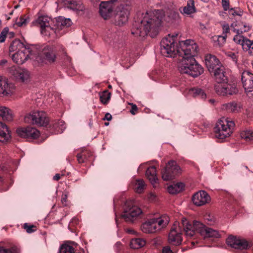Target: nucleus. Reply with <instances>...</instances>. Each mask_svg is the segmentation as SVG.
Wrapping results in <instances>:
<instances>
[{
    "mask_svg": "<svg viewBox=\"0 0 253 253\" xmlns=\"http://www.w3.org/2000/svg\"><path fill=\"white\" fill-rule=\"evenodd\" d=\"M229 11L230 14H231L233 16L238 15L241 16L243 14V11L241 10L237 11L235 10L234 8H229L228 9Z\"/></svg>",
    "mask_w": 253,
    "mask_h": 253,
    "instance_id": "nucleus-48",
    "label": "nucleus"
},
{
    "mask_svg": "<svg viewBox=\"0 0 253 253\" xmlns=\"http://www.w3.org/2000/svg\"><path fill=\"white\" fill-rule=\"evenodd\" d=\"M241 80L246 92L253 91V74L248 71H244L242 74Z\"/></svg>",
    "mask_w": 253,
    "mask_h": 253,
    "instance_id": "nucleus-17",
    "label": "nucleus"
},
{
    "mask_svg": "<svg viewBox=\"0 0 253 253\" xmlns=\"http://www.w3.org/2000/svg\"><path fill=\"white\" fill-rule=\"evenodd\" d=\"M77 160L80 164L84 163L86 160L83 157V154L78 153L77 155Z\"/></svg>",
    "mask_w": 253,
    "mask_h": 253,
    "instance_id": "nucleus-50",
    "label": "nucleus"
},
{
    "mask_svg": "<svg viewBox=\"0 0 253 253\" xmlns=\"http://www.w3.org/2000/svg\"><path fill=\"white\" fill-rule=\"evenodd\" d=\"M241 137L247 141H253V131L252 130L244 131L241 133Z\"/></svg>",
    "mask_w": 253,
    "mask_h": 253,
    "instance_id": "nucleus-40",
    "label": "nucleus"
},
{
    "mask_svg": "<svg viewBox=\"0 0 253 253\" xmlns=\"http://www.w3.org/2000/svg\"><path fill=\"white\" fill-rule=\"evenodd\" d=\"M205 61L206 67L211 73L222 67L219 60L214 55H207L205 56Z\"/></svg>",
    "mask_w": 253,
    "mask_h": 253,
    "instance_id": "nucleus-16",
    "label": "nucleus"
},
{
    "mask_svg": "<svg viewBox=\"0 0 253 253\" xmlns=\"http://www.w3.org/2000/svg\"><path fill=\"white\" fill-rule=\"evenodd\" d=\"M0 116L4 121L10 122L13 120V112L12 110L5 106L0 107Z\"/></svg>",
    "mask_w": 253,
    "mask_h": 253,
    "instance_id": "nucleus-27",
    "label": "nucleus"
},
{
    "mask_svg": "<svg viewBox=\"0 0 253 253\" xmlns=\"http://www.w3.org/2000/svg\"><path fill=\"white\" fill-rule=\"evenodd\" d=\"M51 19L47 16H41L36 20V23L41 28V33L42 35L50 36L56 33V30L50 26Z\"/></svg>",
    "mask_w": 253,
    "mask_h": 253,
    "instance_id": "nucleus-11",
    "label": "nucleus"
},
{
    "mask_svg": "<svg viewBox=\"0 0 253 253\" xmlns=\"http://www.w3.org/2000/svg\"><path fill=\"white\" fill-rule=\"evenodd\" d=\"M35 47L33 46V51L29 53L27 51L15 52L11 56L12 60L18 64H22L27 60L30 55H34Z\"/></svg>",
    "mask_w": 253,
    "mask_h": 253,
    "instance_id": "nucleus-21",
    "label": "nucleus"
},
{
    "mask_svg": "<svg viewBox=\"0 0 253 253\" xmlns=\"http://www.w3.org/2000/svg\"><path fill=\"white\" fill-rule=\"evenodd\" d=\"M190 93L195 97H200L201 99H205L207 95L204 91L200 88H193L190 90Z\"/></svg>",
    "mask_w": 253,
    "mask_h": 253,
    "instance_id": "nucleus-33",
    "label": "nucleus"
},
{
    "mask_svg": "<svg viewBox=\"0 0 253 253\" xmlns=\"http://www.w3.org/2000/svg\"><path fill=\"white\" fill-rule=\"evenodd\" d=\"M113 6L106 1H102L99 4V13L104 20L111 19L113 13Z\"/></svg>",
    "mask_w": 253,
    "mask_h": 253,
    "instance_id": "nucleus-18",
    "label": "nucleus"
},
{
    "mask_svg": "<svg viewBox=\"0 0 253 253\" xmlns=\"http://www.w3.org/2000/svg\"><path fill=\"white\" fill-rule=\"evenodd\" d=\"M29 21L28 17H26L25 16H21L17 20L16 24L19 27H22L25 26Z\"/></svg>",
    "mask_w": 253,
    "mask_h": 253,
    "instance_id": "nucleus-42",
    "label": "nucleus"
},
{
    "mask_svg": "<svg viewBox=\"0 0 253 253\" xmlns=\"http://www.w3.org/2000/svg\"><path fill=\"white\" fill-rule=\"evenodd\" d=\"M182 232H184L185 234L182 224V220L181 221L180 224L179 223L177 224L175 222L171 228L169 235L168 242L169 244L175 246L180 245L182 241L181 236Z\"/></svg>",
    "mask_w": 253,
    "mask_h": 253,
    "instance_id": "nucleus-9",
    "label": "nucleus"
},
{
    "mask_svg": "<svg viewBox=\"0 0 253 253\" xmlns=\"http://www.w3.org/2000/svg\"><path fill=\"white\" fill-rule=\"evenodd\" d=\"M250 29V26L246 25H244L243 28H241L240 29H236L235 28L233 29V32L237 33V35H235L233 38V41L237 44L241 45L243 49L245 51H249L250 50H252V49L245 48L244 44H245V39H249L242 36L241 34L244 32H247L249 31Z\"/></svg>",
    "mask_w": 253,
    "mask_h": 253,
    "instance_id": "nucleus-15",
    "label": "nucleus"
},
{
    "mask_svg": "<svg viewBox=\"0 0 253 253\" xmlns=\"http://www.w3.org/2000/svg\"><path fill=\"white\" fill-rule=\"evenodd\" d=\"M181 173L180 167L177 165L175 161L171 160L166 165L162 171V178L165 181L173 179Z\"/></svg>",
    "mask_w": 253,
    "mask_h": 253,
    "instance_id": "nucleus-10",
    "label": "nucleus"
},
{
    "mask_svg": "<svg viewBox=\"0 0 253 253\" xmlns=\"http://www.w3.org/2000/svg\"><path fill=\"white\" fill-rule=\"evenodd\" d=\"M61 202H62V203L63 204V205H64V206L67 205V195H66V194L62 195V198H61Z\"/></svg>",
    "mask_w": 253,
    "mask_h": 253,
    "instance_id": "nucleus-53",
    "label": "nucleus"
},
{
    "mask_svg": "<svg viewBox=\"0 0 253 253\" xmlns=\"http://www.w3.org/2000/svg\"><path fill=\"white\" fill-rule=\"evenodd\" d=\"M13 13V11H12L11 12H10L9 14L10 15H12Z\"/></svg>",
    "mask_w": 253,
    "mask_h": 253,
    "instance_id": "nucleus-62",
    "label": "nucleus"
},
{
    "mask_svg": "<svg viewBox=\"0 0 253 253\" xmlns=\"http://www.w3.org/2000/svg\"><path fill=\"white\" fill-rule=\"evenodd\" d=\"M245 40V44H244L245 48L252 49V51H253V40L246 39Z\"/></svg>",
    "mask_w": 253,
    "mask_h": 253,
    "instance_id": "nucleus-47",
    "label": "nucleus"
},
{
    "mask_svg": "<svg viewBox=\"0 0 253 253\" xmlns=\"http://www.w3.org/2000/svg\"><path fill=\"white\" fill-rule=\"evenodd\" d=\"M10 72L16 79L22 82H24L29 78L28 72L23 69L12 67L10 70Z\"/></svg>",
    "mask_w": 253,
    "mask_h": 253,
    "instance_id": "nucleus-23",
    "label": "nucleus"
},
{
    "mask_svg": "<svg viewBox=\"0 0 253 253\" xmlns=\"http://www.w3.org/2000/svg\"><path fill=\"white\" fill-rule=\"evenodd\" d=\"M120 4L116 8L115 11L121 15L125 14L126 16L128 17L131 10V1L129 0L126 1L120 0Z\"/></svg>",
    "mask_w": 253,
    "mask_h": 253,
    "instance_id": "nucleus-22",
    "label": "nucleus"
},
{
    "mask_svg": "<svg viewBox=\"0 0 253 253\" xmlns=\"http://www.w3.org/2000/svg\"><path fill=\"white\" fill-rule=\"evenodd\" d=\"M128 17L126 16L125 14L121 15L120 14L114 11L111 19V22L114 24L122 26L125 25L128 21Z\"/></svg>",
    "mask_w": 253,
    "mask_h": 253,
    "instance_id": "nucleus-24",
    "label": "nucleus"
},
{
    "mask_svg": "<svg viewBox=\"0 0 253 253\" xmlns=\"http://www.w3.org/2000/svg\"><path fill=\"white\" fill-rule=\"evenodd\" d=\"M222 6L223 7V9L225 11H227L229 9V0H221Z\"/></svg>",
    "mask_w": 253,
    "mask_h": 253,
    "instance_id": "nucleus-49",
    "label": "nucleus"
},
{
    "mask_svg": "<svg viewBox=\"0 0 253 253\" xmlns=\"http://www.w3.org/2000/svg\"><path fill=\"white\" fill-rule=\"evenodd\" d=\"M216 92L219 95L228 96L236 94L238 92L237 85L234 84L227 83L217 84L214 86Z\"/></svg>",
    "mask_w": 253,
    "mask_h": 253,
    "instance_id": "nucleus-12",
    "label": "nucleus"
},
{
    "mask_svg": "<svg viewBox=\"0 0 253 253\" xmlns=\"http://www.w3.org/2000/svg\"><path fill=\"white\" fill-rule=\"evenodd\" d=\"M162 252L163 253H173L169 246L164 247L163 249Z\"/></svg>",
    "mask_w": 253,
    "mask_h": 253,
    "instance_id": "nucleus-51",
    "label": "nucleus"
},
{
    "mask_svg": "<svg viewBox=\"0 0 253 253\" xmlns=\"http://www.w3.org/2000/svg\"><path fill=\"white\" fill-rule=\"evenodd\" d=\"M184 187V183L182 182H178L169 186L168 187V191L170 194H174L182 191Z\"/></svg>",
    "mask_w": 253,
    "mask_h": 253,
    "instance_id": "nucleus-30",
    "label": "nucleus"
},
{
    "mask_svg": "<svg viewBox=\"0 0 253 253\" xmlns=\"http://www.w3.org/2000/svg\"><path fill=\"white\" fill-rule=\"evenodd\" d=\"M7 62L6 60H2L0 61V65H3Z\"/></svg>",
    "mask_w": 253,
    "mask_h": 253,
    "instance_id": "nucleus-60",
    "label": "nucleus"
},
{
    "mask_svg": "<svg viewBox=\"0 0 253 253\" xmlns=\"http://www.w3.org/2000/svg\"><path fill=\"white\" fill-rule=\"evenodd\" d=\"M9 51L10 52L27 51L29 53H31L33 51V46L30 47L24 44L19 40L16 39L10 43Z\"/></svg>",
    "mask_w": 253,
    "mask_h": 253,
    "instance_id": "nucleus-20",
    "label": "nucleus"
},
{
    "mask_svg": "<svg viewBox=\"0 0 253 253\" xmlns=\"http://www.w3.org/2000/svg\"><path fill=\"white\" fill-rule=\"evenodd\" d=\"M68 3L69 4L68 6V8L72 9L73 10H77L79 9L78 4L76 1L70 0L68 1Z\"/></svg>",
    "mask_w": 253,
    "mask_h": 253,
    "instance_id": "nucleus-46",
    "label": "nucleus"
},
{
    "mask_svg": "<svg viewBox=\"0 0 253 253\" xmlns=\"http://www.w3.org/2000/svg\"><path fill=\"white\" fill-rule=\"evenodd\" d=\"M118 1V0H110L108 1H106L109 2L111 5H113V3L116 2Z\"/></svg>",
    "mask_w": 253,
    "mask_h": 253,
    "instance_id": "nucleus-58",
    "label": "nucleus"
},
{
    "mask_svg": "<svg viewBox=\"0 0 253 253\" xmlns=\"http://www.w3.org/2000/svg\"><path fill=\"white\" fill-rule=\"evenodd\" d=\"M25 123L33 125L45 126L48 123V119L43 111H34L26 115L24 117Z\"/></svg>",
    "mask_w": 253,
    "mask_h": 253,
    "instance_id": "nucleus-8",
    "label": "nucleus"
},
{
    "mask_svg": "<svg viewBox=\"0 0 253 253\" xmlns=\"http://www.w3.org/2000/svg\"><path fill=\"white\" fill-rule=\"evenodd\" d=\"M23 228L26 230V232L28 233H33L35 232L37 229L36 226L33 225H29L27 223L24 224Z\"/></svg>",
    "mask_w": 253,
    "mask_h": 253,
    "instance_id": "nucleus-44",
    "label": "nucleus"
},
{
    "mask_svg": "<svg viewBox=\"0 0 253 253\" xmlns=\"http://www.w3.org/2000/svg\"><path fill=\"white\" fill-rule=\"evenodd\" d=\"M165 15L163 10H155L147 12L143 19L133 24L131 34L136 37L144 38L149 35L155 37L159 33V29Z\"/></svg>",
    "mask_w": 253,
    "mask_h": 253,
    "instance_id": "nucleus-2",
    "label": "nucleus"
},
{
    "mask_svg": "<svg viewBox=\"0 0 253 253\" xmlns=\"http://www.w3.org/2000/svg\"><path fill=\"white\" fill-rule=\"evenodd\" d=\"M53 128L56 130L57 133H62L66 128L65 123L62 120L55 121L53 124Z\"/></svg>",
    "mask_w": 253,
    "mask_h": 253,
    "instance_id": "nucleus-36",
    "label": "nucleus"
},
{
    "mask_svg": "<svg viewBox=\"0 0 253 253\" xmlns=\"http://www.w3.org/2000/svg\"><path fill=\"white\" fill-rule=\"evenodd\" d=\"M251 64H252V65L253 66V60L252 61Z\"/></svg>",
    "mask_w": 253,
    "mask_h": 253,
    "instance_id": "nucleus-63",
    "label": "nucleus"
},
{
    "mask_svg": "<svg viewBox=\"0 0 253 253\" xmlns=\"http://www.w3.org/2000/svg\"><path fill=\"white\" fill-rule=\"evenodd\" d=\"M146 175L152 184L155 185L158 180L157 176L156 169L155 166H152L147 169Z\"/></svg>",
    "mask_w": 253,
    "mask_h": 253,
    "instance_id": "nucleus-28",
    "label": "nucleus"
},
{
    "mask_svg": "<svg viewBox=\"0 0 253 253\" xmlns=\"http://www.w3.org/2000/svg\"><path fill=\"white\" fill-rule=\"evenodd\" d=\"M16 133L19 136L28 140L36 139L40 135L39 131L31 127L18 128Z\"/></svg>",
    "mask_w": 253,
    "mask_h": 253,
    "instance_id": "nucleus-14",
    "label": "nucleus"
},
{
    "mask_svg": "<svg viewBox=\"0 0 253 253\" xmlns=\"http://www.w3.org/2000/svg\"><path fill=\"white\" fill-rule=\"evenodd\" d=\"M18 6H19V5H16V6H15V8H18Z\"/></svg>",
    "mask_w": 253,
    "mask_h": 253,
    "instance_id": "nucleus-64",
    "label": "nucleus"
},
{
    "mask_svg": "<svg viewBox=\"0 0 253 253\" xmlns=\"http://www.w3.org/2000/svg\"><path fill=\"white\" fill-rule=\"evenodd\" d=\"M12 93L10 85L6 81L0 79V97L8 96Z\"/></svg>",
    "mask_w": 253,
    "mask_h": 253,
    "instance_id": "nucleus-25",
    "label": "nucleus"
},
{
    "mask_svg": "<svg viewBox=\"0 0 253 253\" xmlns=\"http://www.w3.org/2000/svg\"><path fill=\"white\" fill-rule=\"evenodd\" d=\"M234 126V123L223 118L219 120L214 127L215 136L221 140L224 139L231 135Z\"/></svg>",
    "mask_w": 253,
    "mask_h": 253,
    "instance_id": "nucleus-6",
    "label": "nucleus"
},
{
    "mask_svg": "<svg viewBox=\"0 0 253 253\" xmlns=\"http://www.w3.org/2000/svg\"><path fill=\"white\" fill-rule=\"evenodd\" d=\"M138 108L136 105H132L131 106V109L130 110V113L132 115H135L136 112L137 111Z\"/></svg>",
    "mask_w": 253,
    "mask_h": 253,
    "instance_id": "nucleus-54",
    "label": "nucleus"
},
{
    "mask_svg": "<svg viewBox=\"0 0 253 253\" xmlns=\"http://www.w3.org/2000/svg\"><path fill=\"white\" fill-rule=\"evenodd\" d=\"M112 119V116L109 113H107L105 115V117L103 119L104 120H106L107 121H110Z\"/></svg>",
    "mask_w": 253,
    "mask_h": 253,
    "instance_id": "nucleus-55",
    "label": "nucleus"
},
{
    "mask_svg": "<svg viewBox=\"0 0 253 253\" xmlns=\"http://www.w3.org/2000/svg\"><path fill=\"white\" fill-rule=\"evenodd\" d=\"M224 108L230 112H238L240 108L238 104L235 102H231L223 105Z\"/></svg>",
    "mask_w": 253,
    "mask_h": 253,
    "instance_id": "nucleus-35",
    "label": "nucleus"
},
{
    "mask_svg": "<svg viewBox=\"0 0 253 253\" xmlns=\"http://www.w3.org/2000/svg\"><path fill=\"white\" fill-rule=\"evenodd\" d=\"M194 11V1L193 0H188L186 6L183 8V12L187 14H190L193 13Z\"/></svg>",
    "mask_w": 253,
    "mask_h": 253,
    "instance_id": "nucleus-37",
    "label": "nucleus"
},
{
    "mask_svg": "<svg viewBox=\"0 0 253 253\" xmlns=\"http://www.w3.org/2000/svg\"><path fill=\"white\" fill-rule=\"evenodd\" d=\"M7 34L10 38L13 37L14 36V33L13 32H8Z\"/></svg>",
    "mask_w": 253,
    "mask_h": 253,
    "instance_id": "nucleus-59",
    "label": "nucleus"
},
{
    "mask_svg": "<svg viewBox=\"0 0 253 253\" xmlns=\"http://www.w3.org/2000/svg\"><path fill=\"white\" fill-rule=\"evenodd\" d=\"M182 224L185 232V236L188 238L193 237L197 234H199L204 239L218 238L220 237L218 231L207 227L203 223L197 220L193 221L192 223L186 218H182Z\"/></svg>",
    "mask_w": 253,
    "mask_h": 253,
    "instance_id": "nucleus-3",
    "label": "nucleus"
},
{
    "mask_svg": "<svg viewBox=\"0 0 253 253\" xmlns=\"http://www.w3.org/2000/svg\"><path fill=\"white\" fill-rule=\"evenodd\" d=\"M171 14L172 15V19H176V18H177L178 17V13L176 12H172L171 13Z\"/></svg>",
    "mask_w": 253,
    "mask_h": 253,
    "instance_id": "nucleus-57",
    "label": "nucleus"
},
{
    "mask_svg": "<svg viewBox=\"0 0 253 253\" xmlns=\"http://www.w3.org/2000/svg\"><path fill=\"white\" fill-rule=\"evenodd\" d=\"M227 244L231 247L239 250H247L251 247L249 243L244 238L230 236L226 239Z\"/></svg>",
    "mask_w": 253,
    "mask_h": 253,
    "instance_id": "nucleus-13",
    "label": "nucleus"
},
{
    "mask_svg": "<svg viewBox=\"0 0 253 253\" xmlns=\"http://www.w3.org/2000/svg\"><path fill=\"white\" fill-rule=\"evenodd\" d=\"M145 187L144 181L142 179H137L134 185L135 191L138 193H141L143 192Z\"/></svg>",
    "mask_w": 253,
    "mask_h": 253,
    "instance_id": "nucleus-38",
    "label": "nucleus"
},
{
    "mask_svg": "<svg viewBox=\"0 0 253 253\" xmlns=\"http://www.w3.org/2000/svg\"><path fill=\"white\" fill-rule=\"evenodd\" d=\"M72 21L70 18H65L60 17L58 18L57 21V26L60 27V29L69 27L72 25Z\"/></svg>",
    "mask_w": 253,
    "mask_h": 253,
    "instance_id": "nucleus-31",
    "label": "nucleus"
},
{
    "mask_svg": "<svg viewBox=\"0 0 253 253\" xmlns=\"http://www.w3.org/2000/svg\"><path fill=\"white\" fill-rule=\"evenodd\" d=\"M192 200L194 205L201 206L208 203L210 201L211 198L206 191H200L193 196Z\"/></svg>",
    "mask_w": 253,
    "mask_h": 253,
    "instance_id": "nucleus-19",
    "label": "nucleus"
},
{
    "mask_svg": "<svg viewBox=\"0 0 253 253\" xmlns=\"http://www.w3.org/2000/svg\"><path fill=\"white\" fill-rule=\"evenodd\" d=\"M10 137L7 126L0 122V142L7 140Z\"/></svg>",
    "mask_w": 253,
    "mask_h": 253,
    "instance_id": "nucleus-29",
    "label": "nucleus"
},
{
    "mask_svg": "<svg viewBox=\"0 0 253 253\" xmlns=\"http://www.w3.org/2000/svg\"><path fill=\"white\" fill-rule=\"evenodd\" d=\"M35 59L40 63H52L56 61V50L54 46L45 45L39 50L35 48Z\"/></svg>",
    "mask_w": 253,
    "mask_h": 253,
    "instance_id": "nucleus-4",
    "label": "nucleus"
},
{
    "mask_svg": "<svg viewBox=\"0 0 253 253\" xmlns=\"http://www.w3.org/2000/svg\"><path fill=\"white\" fill-rule=\"evenodd\" d=\"M111 93L108 90H105L99 93L100 102L103 104H107L110 99Z\"/></svg>",
    "mask_w": 253,
    "mask_h": 253,
    "instance_id": "nucleus-34",
    "label": "nucleus"
},
{
    "mask_svg": "<svg viewBox=\"0 0 253 253\" xmlns=\"http://www.w3.org/2000/svg\"><path fill=\"white\" fill-rule=\"evenodd\" d=\"M60 174L59 173H57L53 176V179L55 181H58L60 179Z\"/></svg>",
    "mask_w": 253,
    "mask_h": 253,
    "instance_id": "nucleus-56",
    "label": "nucleus"
},
{
    "mask_svg": "<svg viewBox=\"0 0 253 253\" xmlns=\"http://www.w3.org/2000/svg\"><path fill=\"white\" fill-rule=\"evenodd\" d=\"M8 32V28L5 27L1 32L0 34V42H3L5 40V38Z\"/></svg>",
    "mask_w": 253,
    "mask_h": 253,
    "instance_id": "nucleus-45",
    "label": "nucleus"
},
{
    "mask_svg": "<svg viewBox=\"0 0 253 253\" xmlns=\"http://www.w3.org/2000/svg\"><path fill=\"white\" fill-rule=\"evenodd\" d=\"M123 208L124 212L121 216L128 223H134L143 213L142 210L131 200L126 201Z\"/></svg>",
    "mask_w": 253,
    "mask_h": 253,
    "instance_id": "nucleus-5",
    "label": "nucleus"
},
{
    "mask_svg": "<svg viewBox=\"0 0 253 253\" xmlns=\"http://www.w3.org/2000/svg\"><path fill=\"white\" fill-rule=\"evenodd\" d=\"M177 34L164 38L161 42V52L167 57H174L176 54L182 57L178 64V69L181 74H186L195 78L204 72L202 66L194 58L197 54L198 45L193 40H187L176 43Z\"/></svg>",
    "mask_w": 253,
    "mask_h": 253,
    "instance_id": "nucleus-1",
    "label": "nucleus"
},
{
    "mask_svg": "<svg viewBox=\"0 0 253 253\" xmlns=\"http://www.w3.org/2000/svg\"><path fill=\"white\" fill-rule=\"evenodd\" d=\"M80 154H83V157L86 160H87V155H88V156L89 157V156L91 155V153L90 152H89L88 151H83L82 152V153H81Z\"/></svg>",
    "mask_w": 253,
    "mask_h": 253,
    "instance_id": "nucleus-52",
    "label": "nucleus"
},
{
    "mask_svg": "<svg viewBox=\"0 0 253 253\" xmlns=\"http://www.w3.org/2000/svg\"><path fill=\"white\" fill-rule=\"evenodd\" d=\"M0 253H18V250L16 247H12L9 249H5L0 246Z\"/></svg>",
    "mask_w": 253,
    "mask_h": 253,
    "instance_id": "nucleus-41",
    "label": "nucleus"
},
{
    "mask_svg": "<svg viewBox=\"0 0 253 253\" xmlns=\"http://www.w3.org/2000/svg\"><path fill=\"white\" fill-rule=\"evenodd\" d=\"M230 31V28L228 24H225L223 26V34H225L224 36H220L218 37V40H219L220 39H221L223 41V42H225L227 36L226 34L228 33Z\"/></svg>",
    "mask_w": 253,
    "mask_h": 253,
    "instance_id": "nucleus-43",
    "label": "nucleus"
},
{
    "mask_svg": "<svg viewBox=\"0 0 253 253\" xmlns=\"http://www.w3.org/2000/svg\"><path fill=\"white\" fill-rule=\"evenodd\" d=\"M60 253H75L74 248L70 245L64 244L62 245L59 251Z\"/></svg>",
    "mask_w": 253,
    "mask_h": 253,
    "instance_id": "nucleus-39",
    "label": "nucleus"
},
{
    "mask_svg": "<svg viewBox=\"0 0 253 253\" xmlns=\"http://www.w3.org/2000/svg\"><path fill=\"white\" fill-rule=\"evenodd\" d=\"M145 244V241L143 239L136 238L131 240L130 243V246L132 249H138L143 247Z\"/></svg>",
    "mask_w": 253,
    "mask_h": 253,
    "instance_id": "nucleus-32",
    "label": "nucleus"
},
{
    "mask_svg": "<svg viewBox=\"0 0 253 253\" xmlns=\"http://www.w3.org/2000/svg\"><path fill=\"white\" fill-rule=\"evenodd\" d=\"M168 224L167 220L161 217L150 219L144 223L141 227V230L145 233H154L166 227Z\"/></svg>",
    "mask_w": 253,
    "mask_h": 253,
    "instance_id": "nucleus-7",
    "label": "nucleus"
},
{
    "mask_svg": "<svg viewBox=\"0 0 253 253\" xmlns=\"http://www.w3.org/2000/svg\"><path fill=\"white\" fill-rule=\"evenodd\" d=\"M2 178L1 177H0V183L2 182Z\"/></svg>",
    "mask_w": 253,
    "mask_h": 253,
    "instance_id": "nucleus-61",
    "label": "nucleus"
},
{
    "mask_svg": "<svg viewBox=\"0 0 253 253\" xmlns=\"http://www.w3.org/2000/svg\"><path fill=\"white\" fill-rule=\"evenodd\" d=\"M223 70L224 67L222 66L212 72L214 79L218 84H222L227 81V77L225 75Z\"/></svg>",
    "mask_w": 253,
    "mask_h": 253,
    "instance_id": "nucleus-26",
    "label": "nucleus"
}]
</instances>
